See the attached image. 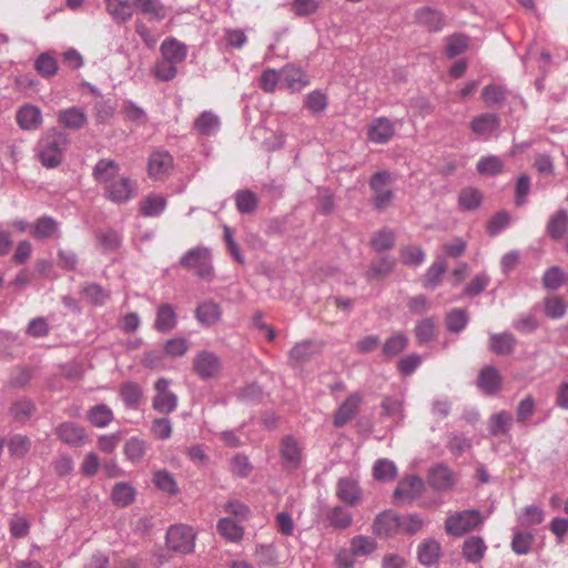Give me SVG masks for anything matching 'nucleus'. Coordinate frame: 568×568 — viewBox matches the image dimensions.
<instances>
[{"label":"nucleus","instance_id":"obj_1","mask_svg":"<svg viewBox=\"0 0 568 568\" xmlns=\"http://www.w3.org/2000/svg\"><path fill=\"white\" fill-rule=\"evenodd\" d=\"M69 144L70 139L67 133L54 128L44 132L37 146L41 164L48 169L58 166Z\"/></svg>","mask_w":568,"mask_h":568},{"label":"nucleus","instance_id":"obj_2","mask_svg":"<svg viewBox=\"0 0 568 568\" xmlns=\"http://www.w3.org/2000/svg\"><path fill=\"white\" fill-rule=\"evenodd\" d=\"M394 181L389 171L375 172L369 179V187L373 191L372 203L378 211L387 209L395 199V193L389 187Z\"/></svg>","mask_w":568,"mask_h":568},{"label":"nucleus","instance_id":"obj_3","mask_svg":"<svg viewBox=\"0 0 568 568\" xmlns=\"http://www.w3.org/2000/svg\"><path fill=\"white\" fill-rule=\"evenodd\" d=\"M483 516L476 509L463 510L449 515L445 520V530L448 535L462 537L483 525Z\"/></svg>","mask_w":568,"mask_h":568},{"label":"nucleus","instance_id":"obj_4","mask_svg":"<svg viewBox=\"0 0 568 568\" xmlns=\"http://www.w3.org/2000/svg\"><path fill=\"white\" fill-rule=\"evenodd\" d=\"M180 265L187 271H193L201 278L210 277L213 270L210 248L204 246L190 248L181 257Z\"/></svg>","mask_w":568,"mask_h":568},{"label":"nucleus","instance_id":"obj_5","mask_svg":"<svg viewBox=\"0 0 568 568\" xmlns=\"http://www.w3.org/2000/svg\"><path fill=\"white\" fill-rule=\"evenodd\" d=\"M195 532L186 525H172L165 536L168 549L181 554H190L194 550Z\"/></svg>","mask_w":568,"mask_h":568},{"label":"nucleus","instance_id":"obj_6","mask_svg":"<svg viewBox=\"0 0 568 568\" xmlns=\"http://www.w3.org/2000/svg\"><path fill=\"white\" fill-rule=\"evenodd\" d=\"M136 192V182L129 176L121 175L115 181L103 187V195L112 203L122 204L129 202Z\"/></svg>","mask_w":568,"mask_h":568},{"label":"nucleus","instance_id":"obj_7","mask_svg":"<svg viewBox=\"0 0 568 568\" xmlns=\"http://www.w3.org/2000/svg\"><path fill=\"white\" fill-rule=\"evenodd\" d=\"M171 381L164 377L159 378L154 384L155 395L152 399V407L161 414H171L178 407V396L170 390Z\"/></svg>","mask_w":568,"mask_h":568},{"label":"nucleus","instance_id":"obj_8","mask_svg":"<svg viewBox=\"0 0 568 568\" xmlns=\"http://www.w3.org/2000/svg\"><path fill=\"white\" fill-rule=\"evenodd\" d=\"M193 369L201 379L217 378L222 371V362L213 352L202 351L193 359Z\"/></svg>","mask_w":568,"mask_h":568},{"label":"nucleus","instance_id":"obj_9","mask_svg":"<svg viewBox=\"0 0 568 568\" xmlns=\"http://www.w3.org/2000/svg\"><path fill=\"white\" fill-rule=\"evenodd\" d=\"M173 169V158L164 150L153 151L148 160V174L153 180H164Z\"/></svg>","mask_w":568,"mask_h":568},{"label":"nucleus","instance_id":"obj_10","mask_svg":"<svg viewBox=\"0 0 568 568\" xmlns=\"http://www.w3.org/2000/svg\"><path fill=\"white\" fill-rule=\"evenodd\" d=\"M55 435L71 447H81L85 444L88 435L85 428L74 422H63L55 427Z\"/></svg>","mask_w":568,"mask_h":568},{"label":"nucleus","instance_id":"obj_11","mask_svg":"<svg viewBox=\"0 0 568 568\" xmlns=\"http://www.w3.org/2000/svg\"><path fill=\"white\" fill-rule=\"evenodd\" d=\"M394 134V122L385 116L374 119L367 128V139L376 144L388 143Z\"/></svg>","mask_w":568,"mask_h":568},{"label":"nucleus","instance_id":"obj_12","mask_svg":"<svg viewBox=\"0 0 568 568\" xmlns=\"http://www.w3.org/2000/svg\"><path fill=\"white\" fill-rule=\"evenodd\" d=\"M16 121L20 129L36 131L43 123L42 111L39 106L27 103L17 110Z\"/></svg>","mask_w":568,"mask_h":568},{"label":"nucleus","instance_id":"obj_13","mask_svg":"<svg viewBox=\"0 0 568 568\" xmlns=\"http://www.w3.org/2000/svg\"><path fill=\"white\" fill-rule=\"evenodd\" d=\"M57 119L60 125L71 131H79L88 123L87 111L81 106L61 109L57 114Z\"/></svg>","mask_w":568,"mask_h":568},{"label":"nucleus","instance_id":"obj_14","mask_svg":"<svg viewBox=\"0 0 568 568\" xmlns=\"http://www.w3.org/2000/svg\"><path fill=\"white\" fill-rule=\"evenodd\" d=\"M280 454L283 465L286 468L296 469L301 466L303 458L302 448L293 436L287 435L283 437Z\"/></svg>","mask_w":568,"mask_h":568},{"label":"nucleus","instance_id":"obj_15","mask_svg":"<svg viewBox=\"0 0 568 568\" xmlns=\"http://www.w3.org/2000/svg\"><path fill=\"white\" fill-rule=\"evenodd\" d=\"M121 175L120 165L111 159H100L92 170L94 181L103 187H106Z\"/></svg>","mask_w":568,"mask_h":568},{"label":"nucleus","instance_id":"obj_16","mask_svg":"<svg viewBox=\"0 0 568 568\" xmlns=\"http://www.w3.org/2000/svg\"><path fill=\"white\" fill-rule=\"evenodd\" d=\"M416 22L430 32H438L445 26V17L442 11L432 8L423 7L415 12Z\"/></svg>","mask_w":568,"mask_h":568},{"label":"nucleus","instance_id":"obj_17","mask_svg":"<svg viewBox=\"0 0 568 568\" xmlns=\"http://www.w3.org/2000/svg\"><path fill=\"white\" fill-rule=\"evenodd\" d=\"M161 58L178 67L187 55V47L175 38L165 39L160 45Z\"/></svg>","mask_w":568,"mask_h":568},{"label":"nucleus","instance_id":"obj_18","mask_svg":"<svg viewBox=\"0 0 568 568\" xmlns=\"http://www.w3.org/2000/svg\"><path fill=\"white\" fill-rule=\"evenodd\" d=\"M373 530L379 537L399 534V515L390 510L379 514L373 524Z\"/></svg>","mask_w":568,"mask_h":568},{"label":"nucleus","instance_id":"obj_19","mask_svg":"<svg viewBox=\"0 0 568 568\" xmlns=\"http://www.w3.org/2000/svg\"><path fill=\"white\" fill-rule=\"evenodd\" d=\"M423 489V479L416 475H410L398 483L394 496L400 500H413L422 494Z\"/></svg>","mask_w":568,"mask_h":568},{"label":"nucleus","instance_id":"obj_20","mask_svg":"<svg viewBox=\"0 0 568 568\" xmlns=\"http://www.w3.org/2000/svg\"><path fill=\"white\" fill-rule=\"evenodd\" d=\"M132 4L150 21L160 22L168 16V10L161 0H132Z\"/></svg>","mask_w":568,"mask_h":568},{"label":"nucleus","instance_id":"obj_21","mask_svg":"<svg viewBox=\"0 0 568 568\" xmlns=\"http://www.w3.org/2000/svg\"><path fill=\"white\" fill-rule=\"evenodd\" d=\"M30 233L39 241L60 235L59 223L52 216L42 215L32 224Z\"/></svg>","mask_w":568,"mask_h":568},{"label":"nucleus","instance_id":"obj_22","mask_svg":"<svg viewBox=\"0 0 568 568\" xmlns=\"http://www.w3.org/2000/svg\"><path fill=\"white\" fill-rule=\"evenodd\" d=\"M429 484L436 490H448L455 485L454 473L443 464H438L429 470Z\"/></svg>","mask_w":568,"mask_h":568},{"label":"nucleus","instance_id":"obj_23","mask_svg":"<svg viewBox=\"0 0 568 568\" xmlns=\"http://www.w3.org/2000/svg\"><path fill=\"white\" fill-rule=\"evenodd\" d=\"M336 495L343 503L347 504L348 506H354L362 498V489L356 480L344 477L341 478L337 483Z\"/></svg>","mask_w":568,"mask_h":568},{"label":"nucleus","instance_id":"obj_24","mask_svg":"<svg viewBox=\"0 0 568 568\" xmlns=\"http://www.w3.org/2000/svg\"><path fill=\"white\" fill-rule=\"evenodd\" d=\"M168 201L162 194L151 193L139 203V211L145 217L160 216L166 209Z\"/></svg>","mask_w":568,"mask_h":568},{"label":"nucleus","instance_id":"obj_25","mask_svg":"<svg viewBox=\"0 0 568 568\" xmlns=\"http://www.w3.org/2000/svg\"><path fill=\"white\" fill-rule=\"evenodd\" d=\"M500 125V119L498 115L493 113H483L475 116L470 122L471 131L480 136H489L491 133L498 130Z\"/></svg>","mask_w":568,"mask_h":568},{"label":"nucleus","instance_id":"obj_26","mask_svg":"<svg viewBox=\"0 0 568 568\" xmlns=\"http://www.w3.org/2000/svg\"><path fill=\"white\" fill-rule=\"evenodd\" d=\"M478 387L486 394H496L501 386V377L499 372L494 366L484 367L478 375Z\"/></svg>","mask_w":568,"mask_h":568},{"label":"nucleus","instance_id":"obj_27","mask_svg":"<svg viewBox=\"0 0 568 568\" xmlns=\"http://www.w3.org/2000/svg\"><path fill=\"white\" fill-rule=\"evenodd\" d=\"M546 231L552 240H561L568 233V210L560 209L554 213L548 220Z\"/></svg>","mask_w":568,"mask_h":568},{"label":"nucleus","instance_id":"obj_28","mask_svg":"<svg viewBox=\"0 0 568 568\" xmlns=\"http://www.w3.org/2000/svg\"><path fill=\"white\" fill-rule=\"evenodd\" d=\"M307 83V77L301 69L287 65L281 70V84L290 91H301Z\"/></svg>","mask_w":568,"mask_h":568},{"label":"nucleus","instance_id":"obj_29","mask_svg":"<svg viewBox=\"0 0 568 568\" xmlns=\"http://www.w3.org/2000/svg\"><path fill=\"white\" fill-rule=\"evenodd\" d=\"M517 339L511 333H494L489 336V349L497 355H508L515 351Z\"/></svg>","mask_w":568,"mask_h":568},{"label":"nucleus","instance_id":"obj_30","mask_svg":"<svg viewBox=\"0 0 568 568\" xmlns=\"http://www.w3.org/2000/svg\"><path fill=\"white\" fill-rule=\"evenodd\" d=\"M487 550V546L481 537L471 536L464 541L463 545V556L468 562L477 564L479 562Z\"/></svg>","mask_w":568,"mask_h":568},{"label":"nucleus","instance_id":"obj_31","mask_svg":"<svg viewBox=\"0 0 568 568\" xmlns=\"http://www.w3.org/2000/svg\"><path fill=\"white\" fill-rule=\"evenodd\" d=\"M178 323L176 313L171 304H161L158 307L154 327L161 333L172 331Z\"/></svg>","mask_w":568,"mask_h":568},{"label":"nucleus","instance_id":"obj_32","mask_svg":"<svg viewBox=\"0 0 568 568\" xmlns=\"http://www.w3.org/2000/svg\"><path fill=\"white\" fill-rule=\"evenodd\" d=\"M87 417L90 424L97 428H105L114 419L112 409L105 404L90 407L87 412Z\"/></svg>","mask_w":568,"mask_h":568},{"label":"nucleus","instance_id":"obj_33","mask_svg":"<svg viewBox=\"0 0 568 568\" xmlns=\"http://www.w3.org/2000/svg\"><path fill=\"white\" fill-rule=\"evenodd\" d=\"M132 6L129 0H105V9L116 23H124L132 18Z\"/></svg>","mask_w":568,"mask_h":568},{"label":"nucleus","instance_id":"obj_34","mask_svg":"<svg viewBox=\"0 0 568 568\" xmlns=\"http://www.w3.org/2000/svg\"><path fill=\"white\" fill-rule=\"evenodd\" d=\"M418 560L423 566L435 565L440 556V545L437 540L429 538L418 546Z\"/></svg>","mask_w":568,"mask_h":568},{"label":"nucleus","instance_id":"obj_35","mask_svg":"<svg viewBox=\"0 0 568 568\" xmlns=\"http://www.w3.org/2000/svg\"><path fill=\"white\" fill-rule=\"evenodd\" d=\"M220 118L212 111L202 112L194 121V129L201 135H214L220 129Z\"/></svg>","mask_w":568,"mask_h":568},{"label":"nucleus","instance_id":"obj_36","mask_svg":"<svg viewBox=\"0 0 568 568\" xmlns=\"http://www.w3.org/2000/svg\"><path fill=\"white\" fill-rule=\"evenodd\" d=\"M447 270V263L443 256L436 257V260L427 268L423 277V286L425 288H435L442 282V275Z\"/></svg>","mask_w":568,"mask_h":568},{"label":"nucleus","instance_id":"obj_37","mask_svg":"<svg viewBox=\"0 0 568 568\" xmlns=\"http://www.w3.org/2000/svg\"><path fill=\"white\" fill-rule=\"evenodd\" d=\"M359 402L361 399L356 394L349 395L335 414L334 425L342 427L349 422L356 414Z\"/></svg>","mask_w":568,"mask_h":568},{"label":"nucleus","instance_id":"obj_38","mask_svg":"<svg viewBox=\"0 0 568 568\" xmlns=\"http://www.w3.org/2000/svg\"><path fill=\"white\" fill-rule=\"evenodd\" d=\"M513 424V416L506 410H500L490 416L487 428L491 436L507 435Z\"/></svg>","mask_w":568,"mask_h":568},{"label":"nucleus","instance_id":"obj_39","mask_svg":"<svg viewBox=\"0 0 568 568\" xmlns=\"http://www.w3.org/2000/svg\"><path fill=\"white\" fill-rule=\"evenodd\" d=\"M195 317L203 326H211L221 317L220 306L212 301L203 302L196 307Z\"/></svg>","mask_w":568,"mask_h":568},{"label":"nucleus","instance_id":"obj_40","mask_svg":"<svg viewBox=\"0 0 568 568\" xmlns=\"http://www.w3.org/2000/svg\"><path fill=\"white\" fill-rule=\"evenodd\" d=\"M119 394L126 408L136 409L143 397L142 388L133 382L120 386Z\"/></svg>","mask_w":568,"mask_h":568},{"label":"nucleus","instance_id":"obj_41","mask_svg":"<svg viewBox=\"0 0 568 568\" xmlns=\"http://www.w3.org/2000/svg\"><path fill=\"white\" fill-rule=\"evenodd\" d=\"M148 449V443L139 437H130L123 447L125 457L133 464L143 459Z\"/></svg>","mask_w":568,"mask_h":568},{"label":"nucleus","instance_id":"obj_42","mask_svg":"<svg viewBox=\"0 0 568 568\" xmlns=\"http://www.w3.org/2000/svg\"><path fill=\"white\" fill-rule=\"evenodd\" d=\"M507 89L499 84H488L481 91V99L486 106L493 108L500 105L507 99Z\"/></svg>","mask_w":568,"mask_h":568},{"label":"nucleus","instance_id":"obj_43","mask_svg":"<svg viewBox=\"0 0 568 568\" xmlns=\"http://www.w3.org/2000/svg\"><path fill=\"white\" fill-rule=\"evenodd\" d=\"M36 405L32 400L23 398L21 400L16 402L10 407V415L13 420L24 424L27 423L36 413Z\"/></svg>","mask_w":568,"mask_h":568},{"label":"nucleus","instance_id":"obj_44","mask_svg":"<svg viewBox=\"0 0 568 568\" xmlns=\"http://www.w3.org/2000/svg\"><path fill=\"white\" fill-rule=\"evenodd\" d=\"M349 547L357 558L373 554L377 548V544L372 537L358 535L351 539Z\"/></svg>","mask_w":568,"mask_h":568},{"label":"nucleus","instance_id":"obj_45","mask_svg":"<svg viewBox=\"0 0 568 568\" xmlns=\"http://www.w3.org/2000/svg\"><path fill=\"white\" fill-rule=\"evenodd\" d=\"M111 497L116 506L125 507L134 500L135 489L128 483H118L112 490Z\"/></svg>","mask_w":568,"mask_h":568},{"label":"nucleus","instance_id":"obj_46","mask_svg":"<svg viewBox=\"0 0 568 568\" xmlns=\"http://www.w3.org/2000/svg\"><path fill=\"white\" fill-rule=\"evenodd\" d=\"M219 532L230 541H239L243 537V528L231 518H221L217 523Z\"/></svg>","mask_w":568,"mask_h":568},{"label":"nucleus","instance_id":"obj_47","mask_svg":"<svg viewBox=\"0 0 568 568\" xmlns=\"http://www.w3.org/2000/svg\"><path fill=\"white\" fill-rule=\"evenodd\" d=\"M327 520L334 528L346 529L352 525L353 516L345 508L336 506L327 513Z\"/></svg>","mask_w":568,"mask_h":568},{"label":"nucleus","instance_id":"obj_48","mask_svg":"<svg viewBox=\"0 0 568 568\" xmlns=\"http://www.w3.org/2000/svg\"><path fill=\"white\" fill-rule=\"evenodd\" d=\"M373 475L377 480L389 481L397 476V468L392 460L381 458L374 464Z\"/></svg>","mask_w":568,"mask_h":568},{"label":"nucleus","instance_id":"obj_49","mask_svg":"<svg viewBox=\"0 0 568 568\" xmlns=\"http://www.w3.org/2000/svg\"><path fill=\"white\" fill-rule=\"evenodd\" d=\"M36 71L43 78H51L58 72V62L49 53H41L34 61Z\"/></svg>","mask_w":568,"mask_h":568},{"label":"nucleus","instance_id":"obj_50","mask_svg":"<svg viewBox=\"0 0 568 568\" xmlns=\"http://www.w3.org/2000/svg\"><path fill=\"white\" fill-rule=\"evenodd\" d=\"M408 339L403 333L392 335L383 345L382 353L386 357H394L404 351Z\"/></svg>","mask_w":568,"mask_h":568},{"label":"nucleus","instance_id":"obj_51","mask_svg":"<svg viewBox=\"0 0 568 568\" xmlns=\"http://www.w3.org/2000/svg\"><path fill=\"white\" fill-rule=\"evenodd\" d=\"M534 535L527 531L514 530L511 549L517 555H526L531 550Z\"/></svg>","mask_w":568,"mask_h":568},{"label":"nucleus","instance_id":"obj_52","mask_svg":"<svg viewBox=\"0 0 568 568\" xmlns=\"http://www.w3.org/2000/svg\"><path fill=\"white\" fill-rule=\"evenodd\" d=\"M151 73L159 81L169 82L178 74V67L161 58L151 69Z\"/></svg>","mask_w":568,"mask_h":568},{"label":"nucleus","instance_id":"obj_53","mask_svg":"<svg viewBox=\"0 0 568 568\" xmlns=\"http://www.w3.org/2000/svg\"><path fill=\"white\" fill-rule=\"evenodd\" d=\"M481 199V193L478 190L467 187L460 191L458 195V203L463 210L473 211L479 207Z\"/></svg>","mask_w":568,"mask_h":568},{"label":"nucleus","instance_id":"obj_54","mask_svg":"<svg viewBox=\"0 0 568 568\" xmlns=\"http://www.w3.org/2000/svg\"><path fill=\"white\" fill-rule=\"evenodd\" d=\"M315 353V346L312 342L304 341L301 343H297L291 351H290V361L300 364L308 361Z\"/></svg>","mask_w":568,"mask_h":568},{"label":"nucleus","instance_id":"obj_55","mask_svg":"<svg viewBox=\"0 0 568 568\" xmlns=\"http://www.w3.org/2000/svg\"><path fill=\"white\" fill-rule=\"evenodd\" d=\"M235 205L240 213H252L257 205L255 194L248 190L239 191L235 193Z\"/></svg>","mask_w":568,"mask_h":568},{"label":"nucleus","instance_id":"obj_56","mask_svg":"<svg viewBox=\"0 0 568 568\" xmlns=\"http://www.w3.org/2000/svg\"><path fill=\"white\" fill-rule=\"evenodd\" d=\"M568 304L559 296L545 298V314L552 318H562L567 313Z\"/></svg>","mask_w":568,"mask_h":568},{"label":"nucleus","instance_id":"obj_57","mask_svg":"<svg viewBox=\"0 0 568 568\" xmlns=\"http://www.w3.org/2000/svg\"><path fill=\"white\" fill-rule=\"evenodd\" d=\"M394 243L395 235L389 229L379 230L373 235L371 240L373 248L377 252L390 250L394 246Z\"/></svg>","mask_w":568,"mask_h":568},{"label":"nucleus","instance_id":"obj_58","mask_svg":"<svg viewBox=\"0 0 568 568\" xmlns=\"http://www.w3.org/2000/svg\"><path fill=\"white\" fill-rule=\"evenodd\" d=\"M154 485L170 495H175L179 491L178 484L171 473L168 470H158L153 477Z\"/></svg>","mask_w":568,"mask_h":568},{"label":"nucleus","instance_id":"obj_59","mask_svg":"<svg viewBox=\"0 0 568 568\" xmlns=\"http://www.w3.org/2000/svg\"><path fill=\"white\" fill-rule=\"evenodd\" d=\"M84 297L94 305H103L108 301L110 294L101 285L89 283L82 288Z\"/></svg>","mask_w":568,"mask_h":568},{"label":"nucleus","instance_id":"obj_60","mask_svg":"<svg viewBox=\"0 0 568 568\" xmlns=\"http://www.w3.org/2000/svg\"><path fill=\"white\" fill-rule=\"evenodd\" d=\"M415 336L419 345L428 344L435 336V323L432 318H424L415 326Z\"/></svg>","mask_w":568,"mask_h":568},{"label":"nucleus","instance_id":"obj_61","mask_svg":"<svg viewBox=\"0 0 568 568\" xmlns=\"http://www.w3.org/2000/svg\"><path fill=\"white\" fill-rule=\"evenodd\" d=\"M468 323V316L466 311L460 308H455L449 312L446 316V326L449 332L459 333L462 332Z\"/></svg>","mask_w":568,"mask_h":568},{"label":"nucleus","instance_id":"obj_62","mask_svg":"<svg viewBox=\"0 0 568 568\" xmlns=\"http://www.w3.org/2000/svg\"><path fill=\"white\" fill-rule=\"evenodd\" d=\"M545 514L538 506H527L519 515L518 523L523 526L539 525L544 521Z\"/></svg>","mask_w":568,"mask_h":568},{"label":"nucleus","instance_id":"obj_63","mask_svg":"<svg viewBox=\"0 0 568 568\" xmlns=\"http://www.w3.org/2000/svg\"><path fill=\"white\" fill-rule=\"evenodd\" d=\"M304 105L312 113H321L327 108V97L324 92L314 90L305 97Z\"/></svg>","mask_w":568,"mask_h":568},{"label":"nucleus","instance_id":"obj_64","mask_svg":"<svg viewBox=\"0 0 568 568\" xmlns=\"http://www.w3.org/2000/svg\"><path fill=\"white\" fill-rule=\"evenodd\" d=\"M424 525V520L419 515L409 514L399 516V534L414 535L418 532Z\"/></svg>","mask_w":568,"mask_h":568}]
</instances>
